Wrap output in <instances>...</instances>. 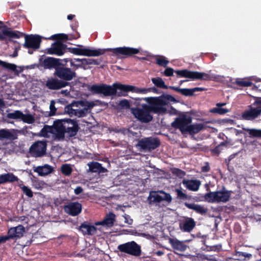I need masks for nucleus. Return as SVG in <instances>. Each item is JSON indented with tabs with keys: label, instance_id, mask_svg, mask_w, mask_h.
<instances>
[{
	"label": "nucleus",
	"instance_id": "obj_24",
	"mask_svg": "<svg viewBox=\"0 0 261 261\" xmlns=\"http://www.w3.org/2000/svg\"><path fill=\"white\" fill-rule=\"evenodd\" d=\"M182 184L189 190L197 191L200 186V181L198 180H189L184 179L182 181Z\"/></svg>",
	"mask_w": 261,
	"mask_h": 261
},
{
	"label": "nucleus",
	"instance_id": "obj_16",
	"mask_svg": "<svg viewBox=\"0 0 261 261\" xmlns=\"http://www.w3.org/2000/svg\"><path fill=\"white\" fill-rule=\"evenodd\" d=\"M69 82L63 81L56 77H51L46 81L45 86L51 90H59L69 86Z\"/></svg>",
	"mask_w": 261,
	"mask_h": 261
},
{
	"label": "nucleus",
	"instance_id": "obj_30",
	"mask_svg": "<svg viewBox=\"0 0 261 261\" xmlns=\"http://www.w3.org/2000/svg\"><path fill=\"white\" fill-rule=\"evenodd\" d=\"M169 243L172 247L175 250L183 252L187 249V246L184 243L177 239H171L169 240Z\"/></svg>",
	"mask_w": 261,
	"mask_h": 261
},
{
	"label": "nucleus",
	"instance_id": "obj_40",
	"mask_svg": "<svg viewBox=\"0 0 261 261\" xmlns=\"http://www.w3.org/2000/svg\"><path fill=\"white\" fill-rule=\"evenodd\" d=\"M155 62L159 66L165 67L169 63V61L163 56H158L155 59Z\"/></svg>",
	"mask_w": 261,
	"mask_h": 261
},
{
	"label": "nucleus",
	"instance_id": "obj_42",
	"mask_svg": "<svg viewBox=\"0 0 261 261\" xmlns=\"http://www.w3.org/2000/svg\"><path fill=\"white\" fill-rule=\"evenodd\" d=\"M21 120L28 124H32L35 121L34 117L30 114H24L22 113Z\"/></svg>",
	"mask_w": 261,
	"mask_h": 261
},
{
	"label": "nucleus",
	"instance_id": "obj_10",
	"mask_svg": "<svg viewBox=\"0 0 261 261\" xmlns=\"http://www.w3.org/2000/svg\"><path fill=\"white\" fill-rule=\"evenodd\" d=\"M25 232L23 226L19 225L9 229L8 235L0 237V244L4 243L10 239H19L23 237Z\"/></svg>",
	"mask_w": 261,
	"mask_h": 261
},
{
	"label": "nucleus",
	"instance_id": "obj_51",
	"mask_svg": "<svg viewBox=\"0 0 261 261\" xmlns=\"http://www.w3.org/2000/svg\"><path fill=\"white\" fill-rule=\"evenodd\" d=\"M206 89L204 88L201 87H195L192 89H188V96H193L194 95V92H198V91H205Z\"/></svg>",
	"mask_w": 261,
	"mask_h": 261
},
{
	"label": "nucleus",
	"instance_id": "obj_61",
	"mask_svg": "<svg viewBox=\"0 0 261 261\" xmlns=\"http://www.w3.org/2000/svg\"><path fill=\"white\" fill-rule=\"evenodd\" d=\"M83 65L82 64H75L73 60L70 63V66L72 67L71 69L74 70L75 72L79 68L82 67Z\"/></svg>",
	"mask_w": 261,
	"mask_h": 261
},
{
	"label": "nucleus",
	"instance_id": "obj_18",
	"mask_svg": "<svg viewBox=\"0 0 261 261\" xmlns=\"http://www.w3.org/2000/svg\"><path fill=\"white\" fill-rule=\"evenodd\" d=\"M66 47V44L60 41H56L52 44L51 47L47 49V53L61 56L64 54Z\"/></svg>",
	"mask_w": 261,
	"mask_h": 261
},
{
	"label": "nucleus",
	"instance_id": "obj_56",
	"mask_svg": "<svg viewBox=\"0 0 261 261\" xmlns=\"http://www.w3.org/2000/svg\"><path fill=\"white\" fill-rule=\"evenodd\" d=\"M133 86L134 87V89L132 91H129V92L146 93L147 92L150 91L149 89H147L137 88L135 86Z\"/></svg>",
	"mask_w": 261,
	"mask_h": 261
},
{
	"label": "nucleus",
	"instance_id": "obj_9",
	"mask_svg": "<svg viewBox=\"0 0 261 261\" xmlns=\"http://www.w3.org/2000/svg\"><path fill=\"white\" fill-rule=\"evenodd\" d=\"M118 249L121 252L135 256H139L141 254V246L135 241L119 245Z\"/></svg>",
	"mask_w": 261,
	"mask_h": 261
},
{
	"label": "nucleus",
	"instance_id": "obj_21",
	"mask_svg": "<svg viewBox=\"0 0 261 261\" xmlns=\"http://www.w3.org/2000/svg\"><path fill=\"white\" fill-rule=\"evenodd\" d=\"M231 191L226 190L223 187L222 191H216V202H226L230 197Z\"/></svg>",
	"mask_w": 261,
	"mask_h": 261
},
{
	"label": "nucleus",
	"instance_id": "obj_38",
	"mask_svg": "<svg viewBox=\"0 0 261 261\" xmlns=\"http://www.w3.org/2000/svg\"><path fill=\"white\" fill-rule=\"evenodd\" d=\"M69 38L68 35L65 34H58L52 35L49 38V39L51 40H57V41H66Z\"/></svg>",
	"mask_w": 261,
	"mask_h": 261
},
{
	"label": "nucleus",
	"instance_id": "obj_48",
	"mask_svg": "<svg viewBox=\"0 0 261 261\" xmlns=\"http://www.w3.org/2000/svg\"><path fill=\"white\" fill-rule=\"evenodd\" d=\"M118 106V107L121 109H129L130 107L129 102L126 99L120 100Z\"/></svg>",
	"mask_w": 261,
	"mask_h": 261
},
{
	"label": "nucleus",
	"instance_id": "obj_37",
	"mask_svg": "<svg viewBox=\"0 0 261 261\" xmlns=\"http://www.w3.org/2000/svg\"><path fill=\"white\" fill-rule=\"evenodd\" d=\"M175 191L176 193L177 198L180 200H190L192 198L191 196L184 193L181 188L175 189Z\"/></svg>",
	"mask_w": 261,
	"mask_h": 261
},
{
	"label": "nucleus",
	"instance_id": "obj_39",
	"mask_svg": "<svg viewBox=\"0 0 261 261\" xmlns=\"http://www.w3.org/2000/svg\"><path fill=\"white\" fill-rule=\"evenodd\" d=\"M216 191L206 193L202 198L208 202L213 203L216 202Z\"/></svg>",
	"mask_w": 261,
	"mask_h": 261
},
{
	"label": "nucleus",
	"instance_id": "obj_22",
	"mask_svg": "<svg viewBox=\"0 0 261 261\" xmlns=\"http://www.w3.org/2000/svg\"><path fill=\"white\" fill-rule=\"evenodd\" d=\"M184 205L188 208L194 211L196 213L201 215H205L207 213L208 209L203 205L195 203L185 202Z\"/></svg>",
	"mask_w": 261,
	"mask_h": 261
},
{
	"label": "nucleus",
	"instance_id": "obj_44",
	"mask_svg": "<svg viewBox=\"0 0 261 261\" xmlns=\"http://www.w3.org/2000/svg\"><path fill=\"white\" fill-rule=\"evenodd\" d=\"M84 62V65H98L101 64L102 60L100 59H86L84 58L83 60Z\"/></svg>",
	"mask_w": 261,
	"mask_h": 261
},
{
	"label": "nucleus",
	"instance_id": "obj_45",
	"mask_svg": "<svg viewBox=\"0 0 261 261\" xmlns=\"http://www.w3.org/2000/svg\"><path fill=\"white\" fill-rule=\"evenodd\" d=\"M2 66L6 69L16 72L17 73H18V71L17 70V66L14 64L9 63L3 61Z\"/></svg>",
	"mask_w": 261,
	"mask_h": 261
},
{
	"label": "nucleus",
	"instance_id": "obj_6",
	"mask_svg": "<svg viewBox=\"0 0 261 261\" xmlns=\"http://www.w3.org/2000/svg\"><path fill=\"white\" fill-rule=\"evenodd\" d=\"M176 74L181 77L189 78L192 80H201L204 81H212L216 78L215 75H211L204 72L190 71L188 69L178 70L175 71Z\"/></svg>",
	"mask_w": 261,
	"mask_h": 261
},
{
	"label": "nucleus",
	"instance_id": "obj_17",
	"mask_svg": "<svg viewBox=\"0 0 261 261\" xmlns=\"http://www.w3.org/2000/svg\"><path fill=\"white\" fill-rule=\"evenodd\" d=\"M158 192L152 191L150 192L148 197V200L150 202H160L162 201H166L168 202H171L172 201V197L170 194L167 193L163 191Z\"/></svg>",
	"mask_w": 261,
	"mask_h": 261
},
{
	"label": "nucleus",
	"instance_id": "obj_27",
	"mask_svg": "<svg viewBox=\"0 0 261 261\" xmlns=\"http://www.w3.org/2000/svg\"><path fill=\"white\" fill-rule=\"evenodd\" d=\"M53 127L55 128L54 134H56L57 138L59 139H64L65 133L66 132L62 125V121L57 120L55 126Z\"/></svg>",
	"mask_w": 261,
	"mask_h": 261
},
{
	"label": "nucleus",
	"instance_id": "obj_23",
	"mask_svg": "<svg viewBox=\"0 0 261 261\" xmlns=\"http://www.w3.org/2000/svg\"><path fill=\"white\" fill-rule=\"evenodd\" d=\"M80 229L84 234L93 235L96 233L97 228L87 222H84L81 225Z\"/></svg>",
	"mask_w": 261,
	"mask_h": 261
},
{
	"label": "nucleus",
	"instance_id": "obj_13",
	"mask_svg": "<svg viewBox=\"0 0 261 261\" xmlns=\"http://www.w3.org/2000/svg\"><path fill=\"white\" fill-rule=\"evenodd\" d=\"M61 59L53 57H47L44 59L41 57L39 58V66L44 69H55L56 71V69L61 64Z\"/></svg>",
	"mask_w": 261,
	"mask_h": 261
},
{
	"label": "nucleus",
	"instance_id": "obj_58",
	"mask_svg": "<svg viewBox=\"0 0 261 261\" xmlns=\"http://www.w3.org/2000/svg\"><path fill=\"white\" fill-rule=\"evenodd\" d=\"M86 115L85 111L84 110H79V109H75L74 113L73 115L77 116L79 117H84Z\"/></svg>",
	"mask_w": 261,
	"mask_h": 261
},
{
	"label": "nucleus",
	"instance_id": "obj_46",
	"mask_svg": "<svg viewBox=\"0 0 261 261\" xmlns=\"http://www.w3.org/2000/svg\"><path fill=\"white\" fill-rule=\"evenodd\" d=\"M79 102L82 107H84L83 110H84L85 111L91 109L94 106V104L92 102H89L88 101H80Z\"/></svg>",
	"mask_w": 261,
	"mask_h": 261
},
{
	"label": "nucleus",
	"instance_id": "obj_5",
	"mask_svg": "<svg viewBox=\"0 0 261 261\" xmlns=\"http://www.w3.org/2000/svg\"><path fill=\"white\" fill-rule=\"evenodd\" d=\"M255 101L248 106V109L241 114V119L244 120L253 121L261 115V97H255Z\"/></svg>",
	"mask_w": 261,
	"mask_h": 261
},
{
	"label": "nucleus",
	"instance_id": "obj_43",
	"mask_svg": "<svg viewBox=\"0 0 261 261\" xmlns=\"http://www.w3.org/2000/svg\"><path fill=\"white\" fill-rule=\"evenodd\" d=\"M61 171L63 175L69 176L72 172V169L70 165L65 164L61 166Z\"/></svg>",
	"mask_w": 261,
	"mask_h": 261
},
{
	"label": "nucleus",
	"instance_id": "obj_19",
	"mask_svg": "<svg viewBox=\"0 0 261 261\" xmlns=\"http://www.w3.org/2000/svg\"><path fill=\"white\" fill-rule=\"evenodd\" d=\"M196 222L191 217H185L179 221V226L183 232H190L195 228Z\"/></svg>",
	"mask_w": 261,
	"mask_h": 261
},
{
	"label": "nucleus",
	"instance_id": "obj_53",
	"mask_svg": "<svg viewBox=\"0 0 261 261\" xmlns=\"http://www.w3.org/2000/svg\"><path fill=\"white\" fill-rule=\"evenodd\" d=\"M75 109L72 108V104L68 105L65 107L64 111L70 116H73Z\"/></svg>",
	"mask_w": 261,
	"mask_h": 261
},
{
	"label": "nucleus",
	"instance_id": "obj_4",
	"mask_svg": "<svg viewBox=\"0 0 261 261\" xmlns=\"http://www.w3.org/2000/svg\"><path fill=\"white\" fill-rule=\"evenodd\" d=\"M140 48L125 46L116 47L114 48H107L106 49H91L89 48H83L82 56L97 57L104 54L106 50H107L112 51L116 56L122 55V58H127L138 54H143L140 53Z\"/></svg>",
	"mask_w": 261,
	"mask_h": 261
},
{
	"label": "nucleus",
	"instance_id": "obj_14",
	"mask_svg": "<svg viewBox=\"0 0 261 261\" xmlns=\"http://www.w3.org/2000/svg\"><path fill=\"white\" fill-rule=\"evenodd\" d=\"M59 121H62L64 128L70 136L73 137L76 134L79 129L76 120L71 119H64L59 120Z\"/></svg>",
	"mask_w": 261,
	"mask_h": 261
},
{
	"label": "nucleus",
	"instance_id": "obj_36",
	"mask_svg": "<svg viewBox=\"0 0 261 261\" xmlns=\"http://www.w3.org/2000/svg\"><path fill=\"white\" fill-rule=\"evenodd\" d=\"M152 82L157 87L163 89H168V86L165 85V82L161 77H155L151 79Z\"/></svg>",
	"mask_w": 261,
	"mask_h": 261
},
{
	"label": "nucleus",
	"instance_id": "obj_31",
	"mask_svg": "<svg viewBox=\"0 0 261 261\" xmlns=\"http://www.w3.org/2000/svg\"><path fill=\"white\" fill-rule=\"evenodd\" d=\"M89 170L92 172L105 173L107 170L98 162H92L89 164Z\"/></svg>",
	"mask_w": 261,
	"mask_h": 261
},
{
	"label": "nucleus",
	"instance_id": "obj_1",
	"mask_svg": "<svg viewBox=\"0 0 261 261\" xmlns=\"http://www.w3.org/2000/svg\"><path fill=\"white\" fill-rule=\"evenodd\" d=\"M134 87L132 85L120 83H114L112 86L105 84L93 85L89 88L93 94H102L104 96H126L129 91H132Z\"/></svg>",
	"mask_w": 261,
	"mask_h": 261
},
{
	"label": "nucleus",
	"instance_id": "obj_34",
	"mask_svg": "<svg viewBox=\"0 0 261 261\" xmlns=\"http://www.w3.org/2000/svg\"><path fill=\"white\" fill-rule=\"evenodd\" d=\"M227 141H223L216 146L214 149H210V151L213 155L219 156L222 150L223 149V147L226 146L228 144Z\"/></svg>",
	"mask_w": 261,
	"mask_h": 261
},
{
	"label": "nucleus",
	"instance_id": "obj_28",
	"mask_svg": "<svg viewBox=\"0 0 261 261\" xmlns=\"http://www.w3.org/2000/svg\"><path fill=\"white\" fill-rule=\"evenodd\" d=\"M115 221V215L112 212H110L107 215L102 221L96 222L95 225H102L111 226L114 224Z\"/></svg>",
	"mask_w": 261,
	"mask_h": 261
},
{
	"label": "nucleus",
	"instance_id": "obj_52",
	"mask_svg": "<svg viewBox=\"0 0 261 261\" xmlns=\"http://www.w3.org/2000/svg\"><path fill=\"white\" fill-rule=\"evenodd\" d=\"M23 193L29 197L31 198L33 196V193L32 190L25 186H23L21 188Z\"/></svg>",
	"mask_w": 261,
	"mask_h": 261
},
{
	"label": "nucleus",
	"instance_id": "obj_60",
	"mask_svg": "<svg viewBox=\"0 0 261 261\" xmlns=\"http://www.w3.org/2000/svg\"><path fill=\"white\" fill-rule=\"evenodd\" d=\"M175 91L176 92H179L180 93H181L182 95H185V96H188V89L187 88H184V89H180L178 87H176L175 88Z\"/></svg>",
	"mask_w": 261,
	"mask_h": 261
},
{
	"label": "nucleus",
	"instance_id": "obj_62",
	"mask_svg": "<svg viewBox=\"0 0 261 261\" xmlns=\"http://www.w3.org/2000/svg\"><path fill=\"white\" fill-rule=\"evenodd\" d=\"M69 38L68 40H73V39H77L80 37V35L78 32H76L74 34H70L68 35Z\"/></svg>",
	"mask_w": 261,
	"mask_h": 261
},
{
	"label": "nucleus",
	"instance_id": "obj_20",
	"mask_svg": "<svg viewBox=\"0 0 261 261\" xmlns=\"http://www.w3.org/2000/svg\"><path fill=\"white\" fill-rule=\"evenodd\" d=\"M82 206L78 202H71L64 206L65 212L72 216L78 215L82 211Z\"/></svg>",
	"mask_w": 261,
	"mask_h": 261
},
{
	"label": "nucleus",
	"instance_id": "obj_64",
	"mask_svg": "<svg viewBox=\"0 0 261 261\" xmlns=\"http://www.w3.org/2000/svg\"><path fill=\"white\" fill-rule=\"evenodd\" d=\"M201 170L202 172H207L210 171V167L208 163H206V165L205 166L202 167Z\"/></svg>",
	"mask_w": 261,
	"mask_h": 261
},
{
	"label": "nucleus",
	"instance_id": "obj_41",
	"mask_svg": "<svg viewBox=\"0 0 261 261\" xmlns=\"http://www.w3.org/2000/svg\"><path fill=\"white\" fill-rule=\"evenodd\" d=\"M22 112L19 110L15 111L13 113H9L7 114V118L11 119H19L21 120Z\"/></svg>",
	"mask_w": 261,
	"mask_h": 261
},
{
	"label": "nucleus",
	"instance_id": "obj_26",
	"mask_svg": "<svg viewBox=\"0 0 261 261\" xmlns=\"http://www.w3.org/2000/svg\"><path fill=\"white\" fill-rule=\"evenodd\" d=\"M34 171L38 173L39 175L43 176L51 173L54 171V168L52 166L45 164L44 166L37 167Z\"/></svg>",
	"mask_w": 261,
	"mask_h": 261
},
{
	"label": "nucleus",
	"instance_id": "obj_11",
	"mask_svg": "<svg viewBox=\"0 0 261 261\" xmlns=\"http://www.w3.org/2000/svg\"><path fill=\"white\" fill-rule=\"evenodd\" d=\"M160 145V141L156 138L148 137L140 140L137 146L140 147L143 150L151 151Z\"/></svg>",
	"mask_w": 261,
	"mask_h": 261
},
{
	"label": "nucleus",
	"instance_id": "obj_33",
	"mask_svg": "<svg viewBox=\"0 0 261 261\" xmlns=\"http://www.w3.org/2000/svg\"><path fill=\"white\" fill-rule=\"evenodd\" d=\"M55 128L53 126L45 125L41 129L39 133V136L43 137L49 138L51 134H54Z\"/></svg>",
	"mask_w": 261,
	"mask_h": 261
},
{
	"label": "nucleus",
	"instance_id": "obj_50",
	"mask_svg": "<svg viewBox=\"0 0 261 261\" xmlns=\"http://www.w3.org/2000/svg\"><path fill=\"white\" fill-rule=\"evenodd\" d=\"M172 172L174 175L180 178H183L186 175L185 171L178 168H174Z\"/></svg>",
	"mask_w": 261,
	"mask_h": 261
},
{
	"label": "nucleus",
	"instance_id": "obj_8",
	"mask_svg": "<svg viewBox=\"0 0 261 261\" xmlns=\"http://www.w3.org/2000/svg\"><path fill=\"white\" fill-rule=\"evenodd\" d=\"M54 75L61 80L68 82L76 77V73L71 68L66 67V64L61 62V65L56 69Z\"/></svg>",
	"mask_w": 261,
	"mask_h": 261
},
{
	"label": "nucleus",
	"instance_id": "obj_35",
	"mask_svg": "<svg viewBox=\"0 0 261 261\" xmlns=\"http://www.w3.org/2000/svg\"><path fill=\"white\" fill-rule=\"evenodd\" d=\"M243 129L248 133L251 138H261V129L256 128H243Z\"/></svg>",
	"mask_w": 261,
	"mask_h": 261
},
{
	"label": "nucleus",
	"instance_id": "obj_3",
	"mask_svg": "<svg viewBox=\"0 0 261 261\" xmlns=\"http://www.w3.org/2000/svg\"><path fill=\"white\" fill-rule=\"evenodd\" d=\"M147 102L148 107L153 114H163L167 112L165 107L170 102H176L175 98L169 94H162L158 97H148L144 98Z\"/></svg>",
	"mask_w": 261,
	"mask_h": 261
},
{
	"label": "nucleus",
	"instance_id": "obj_25",
	"mask_svg": "<svg viewBox=\"0 0 261 261\" xmlns=\"http://www.w3.org/2000/svg\"><path fill=\"white\" fill-rule=\"evenodd\" d=\"M19 178L13 173H7L0 175V185L7 182L18 181Z\"/></svg>",
	"mask_w": 261,
	"mask_h": 261
},
{
	"label": "nucleus",
	"instance_id": "obj_59",
	"mask_svg": "<svg viewBox=\"0 0 261 261\" xmlns=\"http://www.w3.org/2000/svg\"><path fill=\"white\" fill-rule=\"evenodd\" d=\"M174 70L171 67L167 68L164 71V74L166 76H171L173 75Z\"/></svg>",
	"mask_w": 261,
	"mask_h": 261
},
{
	"label": "nucleus",
	"instance_id": "obj_49",
	"mask_svg": "<svg viewBox=\"0 0 261 261\" xmlns=\"http://www.w3.org/2000/svg\"><path fill=\"white\" fill-rule=\"evenodd\" d=\"M236 83L240 86L245 87H250L252 85V83L251 82L246 80H237L236 81Z\"/></svg>",
	"mask_w": 261,
	"mask_h": 261
},
{
	"label": "nucleus",
	"instance_id": "obj_7",
	"mask_svg": "<svg viewBox=\"0 0 261 261\" xmlns=\"http://www.w3.org/2000/svg\"><path fill=\"white\" fill-rule=\"evenodd\" d=\"M130 110L135 117L142 123H147L153 119L152 112L147 104H143L141 108H132Z\"/></svg>",
	"mask_w": 261,
	"mask_h": 261
},
{
	"label": "nucleus",
	"instance_id": "obj_32",
	"mask_svg": "<svg viewBox=\"0 0 261 261\" xmlns=\"http://www.w3.org/2000/svg\"><path fill=\"white\" fill-rule=\"evenodd\" d=\"M3 34L10 38H19L25 35L17 31H12L10 29L7 28L2 31Z\"/></svg>",
	"mask_w": 261,
	"mask_h": 261
},
{
	"label": "nucleus",
	"instance_id": "obj_63",
	"mask_svg": "<svg viewBox=\"0 0 261 261\" xmlns=\"http://www.w3.org/2000/svg\"><path fill=\"white\" fill-rule=\"evenodd\" d=\"M83 191V188L80 187V186H78L75 189H74V193L76 194V195H79L80 194H81V193H82Z\"/></svg>",
	"mask_w": 261,
	"mask_h": 261
},
{
	"label": "nucleus",
	"instance_id": "obj_2",
	"mask_svg": "<svg viewBox=\"0 0 261 261\" xmlns=\"http://www.w3.org/2000/svg\"><path fill=\"white\" fill-rule=\"evenodd\" d=\"M192 118L184 115L182 117L175 118L171 123V125L175 128L179 129L182 134L188 133L193 136L198 134L201 130H204L206 126L204 123H194L191 124Z\"/></svg>",
	"mask_w": 261,
	"mask_h": 261
},
{
	"label": "nucleus",
	"instance_id": "obj_12",
	"mask_svg": "<svg viewBox=\"0 0 261 261\" xmlns=\"http://www.w3.org/2000/svg\"><path fill=\"white\" fill-rule=\"evenodd\" d=\"M46 147L45 141H37L31 146L29 152L33 157H42L46 154Z\"/></svg>",
	"mask_w": 261,
	"mask_h": 261
},
{
	"label": "nucleus",
	"instance_id": "obj_57",
	"mask_svg": "<svg viewBox=\"0 0 261 261\" xmlns=\"http://www.w3.org/2000/svg\"><path fill=\"white\" fill-rule=\"evenodd\" d=\"M55 102L54 100H51V102H50V106H49V108H50V115L51 116H53V115H55V114H56V108L55 107Z\"/></svg>",
	"mask_w": 261,
	"mask_h": 261
},
{
	"label": "nucleus",
	"instance_id": "obj_15",
	"mask_svg": "<svg viewBox=\"0 0 261 261\" xmlns=\"http://www.w3.org/2000/svg\"><path fill=\"white\" fill-rule=\"evenodd\" d=\"M25 42L23 44L24 48L36 50L40 47L41 38L39 35H24Z\"/></svg>",
	"mask_w": 261,
	"mask_h": 261
},
{
	"label": "nucleus",
	"instance_id": "obj_55",
	"mask_svg": "<svg viewBox=\"0 0 261 261\" xmlns=\"http://www.w3.org/2000/svg\"><path fill=\"white\" fill-rule=\"evenodd\" d=\"M222 248V246L220 244L214 245L212 246L207 247V250L208 251H219Z\"/></svg>",
	"mask_w": 261,
	"mask_h": 261
},
{
	"label": "nucleus",
	"instance_id": "obj_54",
	"mask_svg": "<svg viewBox=\"0 0 261 261\" xmlns=\"http://www.w3.org/2000/svg\"><path fill=\"white\" fill-rule=\"evenodd\" d=\"M70 51L76 55L82 56L83 48L72 47L69 48Z\"/></svg>",
	"mask_w": 261,
	"mask_h": 261
},
{
	"label": "nucleus",
	"instance_id": "obj_29",
	"mask_svg": "<svg viewBox=\"0 0 261 261\" xmlns=\"http://www.w3.org/2000/svg\"><path fill=\"white\" fill-rule=\"evenodd\" d=\"M17 139L16 135L12 133L7 129H0V140H14Z\"/></svg>",
	"mask_w": 261,
	"mask_h": 261
},
{
	"label": "nucleus",
	"instance_id": "obj_47",
	"mask_svg": "<svg viewBox=\"0 0 261 261\" xmlns=\"http://www.w3.org/2000/svg\"><path fill=\"white\" fill-rule=\"evenodd\" d=\"M228 110L222 108H214L210 110V112L212 113H217L220 115H224L228 112Z\"/></svg>",
	"mask_w": 261,
	"mask_h": 261
}]
</instances>
